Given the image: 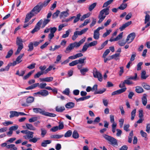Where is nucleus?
I'll use <instances>...</instances> for the list:
<instances>
[{
	"label": "nucleus",
	"instance_id": "56",
	"mask_svg": "<svg viewBox=\"0 0 150 150\" xmlns=\"http://www.w3.org/2000/svg\"><path fill=\"white\" fill-rule=\"evenodd\" d=\"M85 41V39H82L80 40L79 42H75L77 45V46L79 47L80 45L83 43Z\"/></svg>",
	"mask_w": 150,
	"mask_h": 150
},
{
	"label": "nucleus",
	"instance_id": "9",
	"mask_svg": "<svg viewBox=\"0 0 150 150\" xmlns=\"http://www.w3.org/2000/svg\"><path fill=\"white\" fill-rule=\"evenodd\" d=\"M136 36L135 33H130L127 37L126 39V42L128 43H129L132 42Z\"/></svg>",
	"mask_w": 150,
	"mask_h": 150
},
{
	"label": "nucleus",
	"instance_id": "11",
	"mask_svg": "<svg viewBox=\"0 0 150 150\" xmlns=\"http://www.w3.org/2000/svg\"><path fill=\"white\" fill-rule=\"evenodd\" d=\"M50 28V33L48 35V38L50 39L49 40L50 41L54 37V33L57 31V28L55 27L53 28L51 27Z\"/></svg>",
	"mask_w": 150,
	"mask_h": 150
},
{
	"label": "nucleus",
	"instance_id": "37",
	"mask_svg": "<svg viewBox=\"0 0 150 150\" xmlns=\"http://www.w3.org/2000/svg\"><path fill=\"white\" fill-rule=\"evenodd\" d=\"M41 96H46L49 94V92L45 90H41Z\"/></svg>",
	"mask_w": 150,
	"mask_h": 150
},
{
	"label": "nucleus",
	"instance_id": "40",
	"mask_svg": "<svg viewBox=\"0 0 150 150\" xmlns=\"http://www.w3.org/2000/svg\"><path fill=\"white\" fill-rule=\"evenodd\" d=\"M137 75L136 73L134 74V76H128L127 78L129 80H132L134 81H136L137 80Z\"/></svg>",
	"mask_w": 150,
	"mask_h": 150
},
{
	"label": "nucleus",
	"instance_id": "33",
	"mask_svg": "<svg viewBox=\"0 0 150 150\" xmlns=\"http://www.w3.org/2000/svg\"><path fill=\"white\" fill-rule=\"evenodd\" d=\"M34 100V98L32 96H29L26 99V102L28 103H30L33 102Z\"/></svg>",
	"mask_w": 150,
	"mask_h": 150
},
{
	"label": "nucleus",
	"instance_id": "1",
	"mask_svg": "<svg viewBox=\"0 0 150 150\" xmlns=\"http://www.w3.org/2000/svg\"><path fill=\"white\" fill-rule=\"evenodd\" d=\"M109 7H107L102 10L100 11L99 14L98 16L99 19L98 21V23H100L105 19L106 15L109 14Z\"/></svg>",
	"mask_w": 150,
	"mask_h": 150
},
{
	"label": "nucleus",
	"instance_id": "46",
	"mask_svg": "<svg viewBox=\"0 0 150 150\" xmlns=\"http://www.w3.org/2000/svg\"><path fill=\"white\" fill-rule=\"evenodd\" d=\"M97 3H94L90 5L88 8L89 10L91 11L96 6Z\"/></svg>",
	"mask_w": 150,
	"mask_h": 150
},
{
	"label": "nucleus",
	"instance_id": "6",
	"mask_svg": "<svg viewBox=\"0 0 150 150\" xmlns=\"http://www.w3.org/2000/svg\"><path fill=\"white\" fill-rule=\"evenodd\" d=\"M75 47H78L77 46V45L75 42L70 44L66 48L64 52L66 53H69Z\"/></svg>",
	"mask_w": 150,
	"mask_h": 150
},
{
	"label": "nucleus",
	"instance_id": "58",
	"mask_svg": "<svg viewBox=\"0 0 150 150\" xmlns=\"http://www.w3.org/2000/svg\"><path fill=\"white\" fill-rule=\"evenodd\" d=\"M98 43L97 41H94L92 42H91L88 44V45L89 47H91L92 46H95Z\"/></svg>",
	"mask_w": 150,
	"mask_h": 150
},
{
	"label": "nucleus",
	"instance_id": "24",
	"mask_svg": "<svg viewBox=\"0 0 150 150\" xmlns=\"http://www.w3.org/2000/svg\"><path fill=\"white\" fill-rule=\"evenodd\" d=\"M88 71L89 69L88 68L83 67L81 69L80 71L81 75L83 76H85L86 75V73L88 72Z\"/></svg>",
	"mask_w": 150,
	"mask_h": 150
},
{
	"label": "nucleus",
	"instance_id": "42",
	"mask_svg": "<svg viewBox=\"0 0 150 150\" xmlns=\"http://www.w3.org/2000/svg\"><path fill=\"white\" fill-rule=\"evenodd\" d=\"M63 136V135H59L58 134H55L51 135L50 136V138L51 139H59Z\"/></svg>",
	"mask_w": 150,
	"mask_h": 150
},
{
	"label": "nucleus",
	"instance_id": "60",
	"mask_svg": "<svg viewBox=\"0 0 150 150\" xmlns=\"http://www.w3.org/2000/svg\"><path fill=\"white\" fill-rule=\"evenodd\" d=\"M110 52V50L109 49H108L106 50L104 52L103 55V58H105L108 55V54Z\"/></svg>",
	"mask_w": 150,
	"mask_h": 150
},
{
	"label": "nucleus",
	"instance_id": "29",
	"mask_svg": "<svg viewBox=\"0 0 150 150\" xmlns=\"http://www.w3.org/2000/svg\"><path fill=\"white\" fill-rule=\"evenodd\" d=\"M149 76L148 75H146V72L145 71H142L141 74V79H146Z\"/></svg>",
	"mask_w": 150,
	"mask_h": 150
},
{
	"label": "nucleus",
	"instance_id": "32",
	"mask_svg": "<svg viewBox=\"0 0 150 150\" xmlns=\"http://www.w3.org/2000/svg\"><path fill=\"white\" fill-rule=\"evenodd\" d=\"M148 12V11H146L144 12V13L146 14L144 20L145 24L147 22L150 21V16L149 14H147Z\"/></svg>",
	"mask_w": 150,
	"mask_h": 150
},
{
	"label": "nucleus",
	"instance_id": "21",
	"mask_svg": "<svg viewBox=\"0 0 150 150\" xmlns=\"http://www.w3.org/2000/svg\"><path fill=\"white\" fill-rule=\"evenodd\" d=\"M147 95L146 94H144L142 98V100L143 104L145 106L147 103Z\"/></svg>",
	"mask_w": 150,
	"mask_h": 150
},
{
	"label": "nucleus",
	"instance_id": "43",
	"mask_svg": "<svg viewBox=\"0 0 150 150\" xmlns=\"http://www.w3.org/2000/svg\"><path fill=\"white\" fill-rule=\"evenodd\" d=\"M50 21V20L48 19H44L42 23V28H44L45 26L49 23Z\"/></svg>",
	"mask_w": 150,
	"mask_h": 150
},
{
	"label": "nucleus",
	"instance_id": "51",
	"mask_svg": "<svg viewBox=\"0 0 150 150\" xmlns=\"http://www.w3.org/2000/svg\"><path fill=\"white\" fill-rule=\"evenodd\" d=\"M108 40H106L101 45V46L100 47L98 48V50H100L103 48V47L108 44Z\"/></svg>",
	"mask_w": 150,
	"mask_h": 150
},
{
	"label": "nucleus",
	"instance_id": "23",
	"mask_svg": "<svg viewBox=\"0 0 150 150\" xmlns=\"http://www.w3.org/2000/svg\"><path fill=\"white\" fill-rule=\"evenodd\" d=\"M135 91L138 93H142L144 92L143 89L140 86H137L135 87Z\"/></svg>",
	"mask_w": 150,
	"mask_h": 150
},
{
	"label": "nucleus",
	"instance_id": "18",
	"mask_svg": "<svg viewBox=\"0 0 150 150\" xmlns=\"http://www.w3.org/2000/svg\"><path fill=\"white\" fill-rule=\"evenodd\" d=\"M23 127L24 129H26V127L28 129L30 130H35V128L33 125L29 124H26V126H23Z\"/></svg>",
	"mask_w": 150,
	"mask_h": 150
},
{
	"label": "nucleus",
	"instance_id": "45",
	"mask_svg": "<svg viewBox=\"0 0 150 150\" xmlns=\"http://www.w3.org/2000/svg\"><path fill=\"white\" fill-rule=\"evenodd\" d=\"M90 15V14L89 13H88L84 15L81 17L80 19V20L81 21H83L86 18L89 17Z\"/></svg>",
	"mask_w": 150,
	"mask_h": 150
},
{
	"label": "nucleus",
	"instance_id": "57",
	"mask_svg": "<svg viewBox=\"0 0 150 150\" xmlns=\"http://www.w3.org/2000/svg\"><path fill=\"white\" fill-rule=\"evenodd\" d=\"M43 74H44V72H41L40 71L38 72L37 74L35 75L34 77L35 78H38L40 77V76Z\"/></svg>",
	"mask_w": 150,
	"mask_h": 150
},
{
	"label": "nucleus",
	"instance_id": "62",
	"mask_svg": "<svg viewBox=\"0 0 150 150\" xmlns=\"http://www.w3.org/2000/svg\"><path fill=\"white\" fill-rule=\"evenodd\" d=\"M38 117H33L29 119V121L30 122H33L36 121L38 119Z\"/></svg>",
	"mask_w": 150,
	"mask_h": 150
},
{
	"label": "nucleus",
	"instance_id": "59",
	"mask_svg": "<svg viewBox=\"0 0 150 150\" xmlns=\"http://www.w3.org/2000/svg\"><path fill=\"white\" fill-rule=\"evenodd\" d=\"M112 32L111 30H107L106 32L104 33L103 35V37L105 38L107 37L108 35H109L110 33Z\"/></svg>",
	"mask_w": 150,
	"mask_h": 150
},
{
	"label": "nucleus",
	"instance_id": "54",
	"mask_svg": "<svg viewBox=\"0 0 150 150\" xmlns=\"http://www.w3.org/2000/svg\"><path fill=\"white\" fill-rule=\"evenodd\" d=\"M62 57V55L60 54L57 55V57L56 61L54 62V63L57 64L60 62Z\"/></svg>",
	"mask_w": 150,
	"mask_h": 150
},
{
	"label": "nucleus",
	"instance_id": "3",
	"mask_svg": "<svg viewBox=\"0 0 150 150\" xmlns=\"http://www.w3.org/2000/svg\"><path fill=\"white\" fill-rule=\"evenodd\" d=\"M103 137L109 142V144L113 146H118L117 140L115 138L106 134L103 135Z\"/></svg>",
	"mask_w": 150,
	"mask_h": 150
},
{
	"label": "nucleus",
	"instance_id": "16",
	"mask_svg": "<svg viewBox=\"0 0 150 150\" xmlns=\"http://www.w3.org/2000/svg\"><path fill=\"white\" fill-rule=\"evenodd\" d=\"M34 16V14L32 13H31V11L29 13H28L26 16L24 23H25L28 22L31 18Z\"/></svg>",
	"mask_w": 150,
	"mask_h": 150
},
{
	"label": "nucleus",
	"instance_id": "34",
	"mask_svg": "<svg viewBox=\"0 0 150 150\" xmlns=\"http://www.w3.org/2000/svg\"><path fill=\"white\" fill-rule=\"evenodd\" d=\"M51 0H47L44 1L43 3L40 2L39 3L40 5L42 6V8L44 6L45 7L47 6Z\"/></svg>",
	"mask_w": 150,
	"mask_h": 150
},
{
	"label": "nucleus",
	"instance_id": "47",
	"mask_svg": "<svg viewBox=\"0 0 150 150\" xmlns=\"http://www.w3.org/2000/svg\"><path fill=\"white\" fill-rule=\"evenodd\" d=\"M60 11H59L57 10L54 13L52 16V18H57L59 14H60Z\"/></svg>",
	"mask_w": 150,
	"mask_h": 150
},
{
	"label": "nucleus",
	"instance_id": "28",
	"mask_svg": "<svg viewBox=\"0 0 150 150\" xmlns=\"http://www.w3.org/2000/svg\"><path fill=\"white\" fill-rule=\"evenodd\" d=\"M106 88H103L94 91V94H101L104 92L106 90Z\"/></svg>",
	"mask_w": 150,
	"mask_h": 150
},
{
	"label": "nucleus",
	"instance_id": "63",
	"mask_svg": "<svg viewBox=\"0 0 150 150\" xmlns=\"http://www.w3.org/2000/svg\"><path fill=\"white\" fill-rule=\"evenodd\" d=\"M47 85L46 83H41L38 86H39V88L41 89H43L45 88L46 87V86Z\"/></svg>",
	"mask_w": 150,
	"mask_h": 150
},
{
	"label": "nucleus",
	"instance_id": "64",
	"mask_svg": "<svg viewBox=\"0 0 150 150\" xmlns=\"http://www.w3.org/2000/svg\"><path fill=\"white\" fill-rule=\"evenodd\" d=\"M88 29V28H86L82 29L81 31H79V35H81L85 33L87 31Z\"/></svg>",
	"mask_w": 150,
	"mask_h": 150
},
{
	"label": "nucleus",
	"instance_id": "41",
	"mask_svg": "<svg viewBox=\"0 0 150 150\" xmlns=\"http://www.w3.org/2000/svg\"><path fill=\"white\" fill-rule=\"evenodd\" d=\"M120 54V53H116L111 56H110V57L111 59H114L116 60H117L119 59V58H117V57H119Z\"/></svg>",
	"mask_w": 150,
	"mask_h": 150
},
{
	"label": "nucleus",
	"instance_id": "2",
	"mask_svg": "<svg viewBox=\"0 0 150 150\" xmlns=\"http://www.w3.org/2000/svg\"><path fill=\"white\" fill-rule=\"evenodd\" d=\"M33 110L34 112L36 113H39L42 115L47 116L54 117L56 115L54 114L46 112L45 110L40 108H34L33 109Z\"/></svg>",
	"mask_w": 150,
	"mask_h": 150
},
{
	"label": "nucleus",
	"instance_id": "15",
	"mask_svg": "<svg viewBox=\"0 0 150 150\" xmlns=\"http://www.w3.org/2000/svg\"><path fill=\"white\" fill-rule=\"evenodd\" d=\"M39 79L41 82H50L53 81V78L52 77H50L42 78H40Z\"/></svg>",
	"mask_w": 150,
	"mask_h": 150
},
{
	"label": "nucleus",
	"instance_id": "19",
	"mask_svg": "<svg viewBox=\"0 0 150 150\" xmlns=\"http://www.w3.org/2000/svg\"><path fill=\"white\" fill-rule=\"evenodd\" d=\"M65 110V108L64 106H57L55 107L56 111L58 112H62Z\"/></svg>",
	"mask_w": 150,
	"mask_h": 150
},
{
	"label": "nucleus",
	"instance_id": "26",
	"mask_svg": "<svg viewBox=\"0 0 150 150\" xmlns=\"http://www.w3.org/2000/svg\"><path fill=\"white\" fill-rule=\"evenodd\" d=\"M12 66V63H11L8 64L5 68H2L0 69V72H2L5 71H8L10 66Z\"/></svg>",
	"mask_w": 150,
	"mask_h": 150
},
{
	"label": "nucleus",
	"instance_id": "17",
	"mask_svg": "<svg viewBox=\"0 0 150 150\" xmlns=\"http://www.w3.org/2000/svg\"><path fill=\"white\" fill-rule=\"evenodd\" d=\"M132 21H129L123 24L122 26L120 27L119 29L121 31L123 30L126 28L129 25L132 23Z\"/></svg>",
	"mask_w": 150,
	"mask_h": 150
},
{
	"label": "nucleus",
	"instance_id": "8",
	"mask_svg": "<svg viewBox=\"0 0 150 150\" xmlns=\"http://www.w3.org/2000/svg\"><path fill=\"white\" fill-rule=\"evenodd\" d=\"M64 127V123L60 122H59L58 126H56L52 128L51 129L52 131H56L58 130H60Z\"/></svg>",
	"mask_w": 150,
	"mask_h": 150
},
{
	"label": "nucleus",
	"instance_id": "20",
	"mask_svg": "<svg viewBox=\"0 0 150 150\" xmlns=\"http://www.w3.org/2000/svg\"><path fill=\"white\" fill-rule=\"evenodd\" d=\"M75 104L72 102H69L67 103L65 105L67 108L71 109L74 107Z\"/></svg>",
	"mask_w": 150,
	"mask_h": 150
},
{
	"label": "nucleus",
	"instance_id": "30",
	"mask_svg": "<svg viewBox=\"0 0 150 150\" xmlns=\"http://www.w3.org/2000/svg\"><path fill=\"white\" fill-rule=\"evenodd\" d=\"M78 35H79V31H75L72 37V39L73 41H74L77 38Z\"/></svg>",
	"mask_w": 150,
	"mask_h": 150
},
{
	"label": "nucleus",
	"instance_id": "48",
	"mask_svg": "<svg viewBox=\"0 0 150 150\" xmlns=\"http://www.w3.org/2000/svg\"><path fill=\"white\" fill-rule=\"evenodd\" d=\"M136 109H134L131 112V120H133L135 116L136 112Z\"/></svg>",
	"mask_w": 150,
	"mask_h": 150
},
{
	"label": "nucleus",
	"instance_id": "7",
	"mask_svg": "<svg viewBox=\"0 0 150 150\" xmlns=\"http://www.w3.org/2000/svg\"><path fill=\"white\" fill-rule=\"evenodd\" d=\"M42 8V6H41L39 3L31 11V13H34L35 16V15L39 13Z\"/></svg>",
	"mask_w": 150,
	"mask_h": 150
},
{
	"label": "nucleus",
	"instance_id": "25",
	"mask_svg": "<svg viewBox=\"0 0 150 150\" xmlns=\"http://www.w3.org/2000/svg\"><path fill=\"white\" fill-rule=\"evenodd\" d=\"M91 97V96H85L84 97H81L79 98H75V99L77 102H78L81 101H83L85 100H86L88 99Z\"/></svg>",
	"mask_w": 150,
	"mask_h": 150
},
{
	"label": "nucleus",
	"instance_id": "27",
	"mask_svg": "<svg viewBox=\"0 0 150 150\" xmlns=\"http://www.w3.org/2000/svg\"><path fill=\"white\" fill-rule=\"evenodd\" d=\"M99 32L96 30H94L93 34V38L96 40H98L99 38Z\"/></svg>",
	"mask_w": 150,
	"mask_h": 150
},
{
	"label": "nucleus",
	"instance_id": "4",
	"mask_svg": "<svg viewBox=\"0 0 150 150\" xmlns=\"http://www.w3.org/2000/svg\"><path fill=\"white\" fill-rule=\"evenodd\" d=\"M23 42L21 38L19 37L17 38L16 44L18 46V47L16 52L15 53L16 55L18 54L23 48Z\"/></svg>",
	"mask_w": 150,
	"mask_h": 150
},
{
	"label": "nucleus",
	"instance_id": "36",
	"mask_svg": "<svg viewBox=\"0 0 150 150\" xmlns=\"http://www.w3.org/2000/svg\"><path fill=\"white\" fill-rule=\"evenodd\" d=\"M142 85V86L145 89L147 90H150V86L146 83H143Z\"/></svg>",
	"mask_w": 150,
	"mask_h": 150
},
{
	"label": "nucleus",
	"instance_id": "12",
	"mask_svg": "<svg viewBox=\"0 0 150 150\" xmlns=\"http://www.w3.org/2000/svg\"><path fill=\"white\" fill-rule=\"evenodd\" d=\"M24 54H22L19 55L16 59V61H14L12 63V66H14L17 64L21 63L22 60H21L22 58L24 56Z\"/></svg>",
	"mask_w": 150,
	"mask_h": 150
},
{
	"label": "nucleus",
	"instance_id": "22",
	"mask_svg": "<svg viewBox=\"0 0 150 150\" xmlns=\"http://www.w3.org/2000/svg\"><path fill=\"white\" fill-rule=\"evenodd\" d=\"M10 115L9 117L10 118L18 116V112L16 111H11L10 112Z\"/></svg>",
	"mask_w": 150,
	"mask_h": 150
},
{
	"label": "nucleus",
	"instance_id": "31",
	"mask_svg": "<svg viewBox=\"0 0 150 150\" xmlns=\"http://www.w3.org/2000/svg\"><path fill=\"white\" fill-rule=\"evenodd\" d=\"M71 32V29H69L65 32V33L63 34L62 37L63 38H65L68 37L70 33Z\"/></svg>",
	"mask_w": 150,
	"mask_h": 150
},
{
	"label": "nucleus",
	"instance_id": "49",
	"mask_svg": "<svg viewBox=\"0 0 150 150\" xmlns=\"http://www.w3.org/2000/svg\"><path fill=\"white\" fill-rule=\"evenodd\" d=\"M18 128V126L17 125H16L15 126H11L9 129V131H12L16 130Z\"/></svg>",
	"mask_w": 150,
	"mask_h": 150
},
{
	"label": "nucleus",
	"instance_id": "5",
	"mask_svg": "<svg viewBox=\"0 0 150 150\" xmlns=\"http://www.w3.org/2000/svg\"><path fill=\"white\" fill-rule=\"evenodd\" d=\"M93 77L98 78L100 81H102L103 80V77L101 74L98 71L96 68L94 67L93 70Z\"/></svg>",
	"mask_w": 150,
	"mask_h": 150
},
{
	"label": "nucleus",
	"instance_id": "55",
	"mask_svg": "<svg viewBox=\"0 0 150 150\" xmlns=\"http://www.w3.org/2000/svg\"><path fill=\"white\" fill-rule=\"evenodd\" d=\"M127 5L126 4H122L118 7V9L120 10H123L124 9L127 7Z\"/></svg>",
	"mask_w": 150,
	"mask_h": 150
},
{
	"label": "nucleus",
	"instance_id": "39",
	"mask_svg": "<svg viewBox=\"0 0 150 150\" xmlns=\"http://www.w3.org/2000/svg\"><path fill=\"white\" fill-rule=\"evenodd\" d=\"M39 85V83H36L26 88L25 89L26 90L32 89L36 87Z\"/></svg>",
	"mask_w": 150,
	"mask_h": 150
},
{
	"label": "nucleus",
	"instance_id": "44",
	"mask_svg": "<svg viewBox=\"0 0 150 150\" xmlns=\"http://www.w3.org/2000/svg\"><path fill=\"white\" fill-rule=\"evenodd\" d=\"M28 51H31L33 50V43L32 42H30L28 45Z\"/></svg>",
	"mask_w": 150,
	"mask_h": 150
},
{
	"label": "nucleus",
	"instance_id": "61",
	"mask_svg": "<svg viewBox=\"0 0 150 150\" xmlns=\"http://www.w3.org/2000/svg\"><path fill=\"white\" fill-rule=\"evenodd\" d=\"M86 59V57H84L83 59H80L79 60H77L78 62L77 63L80 64H82L84 63V61Z\"/></svg>",
	"mask_w": 150,
	"mask_h": 150
},
{
	"label": "nucleus",
	"instance_id": "14",
	"mask_svg": "<svg viewBox=\"0 0 150 150\" xmlns=\"http://www.w3.org/2000/svg\"><path fill=\"white\" fill-rule=\"evenodd\" d=\"M126 89L127 88H125L118 90L112 92V95L114 96L121 93L125 91Z\"/></svg>",
	"mask_w": 150,
	"mask_h": 150
},
{
	"label": "nucleus",
	"instance_id": "13",
	"mask_svg": "<svg viewBox=\"0 0 150 150\" xmlns=\"http://www.w3.org/2000/svg\"><path fill=\"white\" fill-rule=\"evenodd\" d=\"M23 133L26 134V135L23 136V137L25 139H28L33 137V132H21Z\"/></svg>",
	"mask_w": 150,
	"mask_h": 150
},
{
	"label": "nucleus",
	"instance_id": "10",
	"mask_svg": "<svg viewBox=\"0 0 150 150\" xmlns=\"http://www.w3.org/2000/svg\"><path fill=\"white\" fill-rule=\"evenodd\" d=\"M69 10L67 9L66 11H63L60 13L59 17L60 19H62L68 17L69 14Z\"/></svg>",
	"mask_w": 150,
	"mask_h": 150
},
{
	"label": "nucleus",
	"instance_id": "50",
	"mask_svg": "<svg viewBox=\"0 0 150 150\" xmlns=\"http://www.w3.org/2000/svg\"><path fill=\"white\" fill-rule=\"evenodd\" d=\"M81 15L80 13L76 15V17H75V18L74 21V23H75L77 22L80 19Z\"/></svg>",
	"mask_w": 150,
	"mask_h": 150
},
{
	"label": "nucleus",
	"instance_id": "53",
	"mask_svg": "<svg viewBox=\"0 0 150 150\" xmlns=\"http://www.w3.org/2000/svg\"><path fill=\"white\" fill-rule=\"evenodd\" d=\"M13 54V50H10L7 53V55L6 56V58H10Z\"/></svg>",
	"mask_w": 150,
	"mask_h": 150
},
{
	"label": "nucleus",
	"instance_id": "52",
	"mask_svg": "<svg viewBox=\"0 0 150 150\" xmlns=\"http://www.w3.org/2000/svg\"><path fill=\"white\" fill-rule=\"evenodd\" d=\"M25 70H21V71L20 73H19V71L18 70L16 71V74L18 75L19 76H23L25 73Z\"/></svg>",
	"mask_w": 150,
	"mask_h": 150
},
{
	"label": "nucleus",
	"instance_id": "38",
	"mask_svg": "<svg viewBox=\"0 0 150 150\" xmlns=\"http://www.w3.org/2000/svg\"><path fill=\"white\" fill-rule=\"evenodd\" d=\"M89 47L88 44H87V43H85V45H83L82 50L80 51V52H85L87 50L88 48Z\"/></svg>",
	"mask_w": 150,
	"mask_h": 150
},
{
	"label": "nucleus",
	"instance_id": "35",
	"mask_svg": "<svg viewBox=\"0 0 150 150\" xmlns=\"http://www.w3.org/2000/svg\"><path fill=\"white\" fill-rule=\"evenodd\" d=\"M34 70H33L29 72L27 74L25 75L23 77V79L24 80H26L28 79L31 75L34 72Z\"/></svg>",
	"mask_w": 150,
	"mask_h": 150
}]
</instances>
